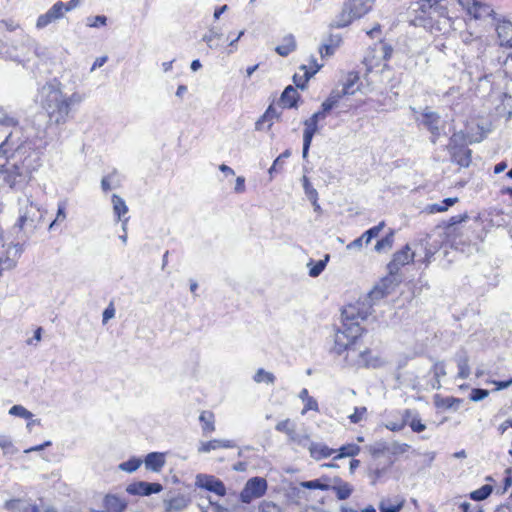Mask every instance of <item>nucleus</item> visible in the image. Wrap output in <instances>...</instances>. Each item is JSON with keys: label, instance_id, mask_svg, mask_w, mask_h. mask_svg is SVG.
I'll list each match as a JSON object with an SVG mask.
<instances>
[{"label": "nucleus", "instance_id": "obj_1", "mask_svg": "<svg viewBox=\"0 0 512 512\" xmlns=\"http://www.w3.org/2000/svg\"><path fill=\"white\" fill-rule=\"evenodd\" d=\"M384 298V278L365 296L355 304H349L342 309L341 325L334 329L333 346L331 352L341 355L345 351H354L352 346L361 336L364 328L360 321H366L375 312L374 307Z\"/></svg>", "mask_w": 512, "mask_h": 512}, {"label": "nucleus", "instance_id": "obj_2", "mask_svg": "<svg viewBox=\"0 0 512 512\" xmlns=\"http://www.w3.org/2000/svg\"><path fill=\"white\" fill-rule=\"evenodd\" d=\"M11 134L0 144V186L21 190L41 166L39 152L29 142L20 144L7 156Z\"/></svg>", "mask_w": 512, "mask_h": 512}, {"label": "nucleus", "instance_id": "obj_3", "mask_svg": "<svg viewBox=\"0 0 512 512\" xmlns=\"http://www.w3.org/2000/svg\"><path fill=\"white\" fill-rule=\"evenodd\" d=\"M61 86L59 81L53 79L38 88L36 102L46 112L49 127L64 125L70 117L73 106L83 101L82 95L78 92L69 96L64 94Z\"/></svg>", "mask_w": 512, "mask_h": 512}, {"label": "nucleus", "instance_id": "obj_4", "mask_svg": "<svg viewBox=\"0 0 512 512\" xmlns=\"http://www.w3.org/2000/svg\"><path fill=\"white\" fill-rule=\"evenodd\" d=\"M19 217L14 225V229H19L23 236L30 238L43 220V212L40 207L34 203L30 197L18 199Z\"/></svg>", "mask_w": 512, "mask_h": 512}, {"label": "nucleus", "instance_id": "obj_5", "mask_svg": "<svg viewBox=\"0 0 512 512\" xmlns=\"http://www.w3.org/2000/svg\"><path fill=\"white\" fill-rule=\"evenodd\" d=\"M3 49L6 57L26 67L31 57L38 54V43L30 36L21 33L16 39L7 40Z\"/></svg>", "mask_w": 512, "mask_h": 512}, {"label": "nucleus", "instance_id": "obj_6", "mask_svg": "<svg viewBox=\"0 0 512 512\" xmlns=\"http://www.w3.org/2000/svg\"><path fill=\"white\" fill-rule=\"evenodd\" d=\"M366 67V79L369 83L382 82L384 72V42L379 40L377 44L369 48L364 61Z\"/></svg>", "mask_w": 512, "mask_h": 512}, {"label": "nucleus", "instance_id": "obj_7", "mask_svg": "<svg viewBox=\"0 0 512 512\" xmlns=\"http://www.w3.org/2000/svg\"><path fill=\"white\" fill-rule=\"evenodd\" d=\"M415 253L411 251L409 245H405L400 251L393 255V259L387 265L389 277L386 276V289L388 288L387 282L391 284H398L402 281V275L399 274L401 267L413 261Z\"/></svg>", "mask_w": 512, "mask_h": 512}, {"label": "nucleus", "instance_id": "obj_8", "mask_svg": "<svg viewBox=\"0 0 512 512\" xmlns=\"http://www.w3.org/2000/svg\"><path fill=\"white\" fill-rule=\"evenodd\" d=\"M458 4L475 20H484L487 17L494 21L498 19L493 8L487 3L478 0H458Z\"/></svg>", "mask_w": 512, "mask_h": 512}, {"label": "nucleus", "instance_id": "obj_9", "mask_svg": "<svg viewBox=\"0 0 512 512\" xmlns=\"http://www.w3.org/2000/svg\"><path fill=\"white\" fill-rule=\"evenodd\" d=\"M267 481L263 477L250 478L242 491L240 492V500L242 503L249 504L254 499L262 497L267 491Z\"/></svg>", "mask_w": 512, "mask_h": 512}, {"label": "nucleus", "instance_id": "obj_10", "mask_svg": "<svg viewBox=\"0 0 512 512\" xmlns=\"http://www.w3.org/2000/svg\"><path fill=\"white\" fill-rule=\"evenodd\" d=\"M195 485L198 488L213 492L220 497L226 495V487L223 481L213 475L198 474L195 479Z\"/></svg>", "mask_w": 512, "mask_h": 512}, {"label": "nucleus", "instance_id": "obj_11", "mask_svg": "<svg viewBox=\"0 0 512 512\" xmlns=\"http://www.w3.org/2000/svg\"><path fill=\"white\" fill-rule=\"evenodd\" d=\"M451 159L461 167H468L471 163V150L464 145L457 144V135H453L450 138L448 145Z\"/></svg>", "mask_w": 512, "mask_h": 512}, {"label": "nucleus", "instance_id": "obj_12", "mask_svg": "<svg viewBox=\"0 0 512 512\" xmlns=\"http://www.w3.org/2000/svg\"><path fill=\"white\" fill-rule=\"evenodd\" d=\"M65 3L56 2L46 13L41 14L36 21V28L43 29L51 23L64 17Z\"/></svg>", "mask_w": 512, "mask_h": 512}, {"label": "nucleus", "instance_id": "obj_13", "mask_svg": "<svg viewBox=\"0 0 512 512\" xmlns=\"http://www.w3.org/2000/svg\"><path fill=\"white\" fill-rule=\"evenodd\" d=\"M162 490L163 487L160 483L146 481L133 482L126 488L127 493L138 496H150L152 494L160 493Z\"/></svg>", "mask_w": 512, "mask_h": 512}, {"label": "nucleus", "instance_id": "obj_14", "mask_svg": "<svg viewBox=\"0 0 512 512\" xmlns=\"http://www.w3.org/2000/svg\"><path fill=\"white\" fill-rule=\"evenodd\" d=\"M384 228V220L380 221L376 226L365 231L360 237L350 242L347 246V250H358L360 251L365 243L368 245L372 239L379 236L380 231Z\"/></svg>", "mask_w": 512, "mask_h": 512}, {"label": "nucleus", "instance_id": "obj_15", "mask_svg": "<svg viewBox=\"0 0 512 512\" xmlns=\"http://www.w3.org/2000/svg\"><path fill=\"white\" fill-rule=\"evenodd\" d=\"M414 12L421 13V16L415 17L411 20L414 25H425L424 16L427 15L431 20L433 19L432 11L439 7V0H421L415 4Z\"/></svg>", "mask_w": 512, "mask_h": 512}, {"label": "nucleus", "instance_id": "obj_16", "mask_svg": "<svg viewBox=\"0 0 512 512\" xmlns=\"http://www.w3.org/2000/svg\"><path fill=\"white\" fill-rule=\"evenodd\" d=\"M495 29L499 43L503 47L512 48V22L505 19H497Z\"/></svg>", "mask_w": 512, "mask_h": 512}, {"label": "nucleus", "instance_id": "obj_17", "mask_svg": "<svg viewBox=\"0 0 512 512\" xmlns=\"http://www.w3.org/2000/svg\"><path fill=\"white\" fill-rule=\"evenodd\" d=\"M422 119L421 123L432 133L433 138L432 142H436V138L439 136V121L440 116L438 113L429 110V108H425L421 114Z\"/></svg>", "mask_w": 512, "mask_h": 512}, {"label": "nucleus", "instance_id": "obj_18", "mask_svg": "<svg viewBox=\"0 0 512 512\" xmlns=\"http://www.w3.org/2000/svg\"><path fill=\"white\" fill-rule=\"evenodd\" d=\"M191 503V499L186 494H177L164 499L163 504L166 512H180L186 509Z\"/></svg>", "mask_w": 512, "mask_h": 512}, {"label": "nucleus", "instance_id": "obj_19", "mask_svg": "<svg viewBox=\"0 0 512 512\" xmlns=\"http://www.w3.org/2000/svg\"><path fill=\"white\" fill-rule=\"evenodd\" d=\"M356 19L352 14L351 8L348 2L343 3L341 12L335 17V19L331 22V28H344L352 23V21Z\"/></svg>", "mask_w": 512, "mask_h": 512}, {"label": "nucleus", "instance_id": "obj_20", "mask_svg": "<svg viewBox=\"0 0 512 512\" xmlns=\"http://www.w3.org/2000/svg\"><path fill=\"white\" fill-rule=\"evenodd\" d=\"M342 37L339 34H330L328 38L319 47V53L322 58L332 56L336 49L340 46Z\"/></svg>", "mask_w": 512, "mask_h": 512}, {"label": "nucleus", "instance_id": "obj_21", "mask_svg": "<svg viewBox=\"0 0 512 512\" xmlns=\"http://www.w3.org/2000/svg\"><path fill=\"white\" fill-rule=\"evenodd\" d=\"M103 505L108 512H123L127 507V502L114 494H107L104 497Z\"/></svg>", "mask_w": 512, "mask_h": 512}, {"label": "nucleus", "instance_id": "obj_22", "mask_svg": "<svg viewBox=\"0 0 512 512\" xmlns=\"http://www.w3.org/2000/svg\"><path fill=\"white\" fill-rule=\"evenodd\" d=\"M310 456L315 460H321L330 457L336 452L335 449L329 448L327 445L322 443L311 442L308 446Z\"/></svg>", "mask_w": 512, "mask_h": 512}, {"label": "nucleus", "instance_id": "obj_23", "mask_svg": "<svg viewBox=\"0 0 512 512\" xmlns=\"http://www.w3.org/2000/svg\"><path fill=\"white\" fill-rule=\"evenodd\" d=\"M145 467L153 472H159L165 464L164 454L160 452L148 453L144 459Z\"/></svg>", "mask_w": 512, "mask_h": 512}, {"label": "nucleus", "instance_id": "obj_24", "mask_svg": "<svg viewBox=\"0 0 512 512\" xmlns=\"http://www.w3.org/2000/svg\"><path fill=\"white\" fill-rule=\"evenodd\" d=\"M312 62L314 63L315 65V69L314 70H308L307 69V66L306 65H302L300 68L302 70H304V75L303 76H298L297 74H295L293 76V81L296 85L297 88L301 89V90H304L306 89V83L308 82V80L315 74L317 73L320 68L322 67V65H319L316 63V60L313 59Z\"/></svg>", "mask_w": 512, "mask_h": 512}, {"label": "nucleus", "instance_id": "obj_25", "mask_svg": "<svg viewBox=\"0 0 512 512\" xmlns=\"http://www.w3.org/2000/svg\"><path fill=\"white\" fill-rule=\"evenodd\" d=\"M359 75L357 72H349L346 75L345 81L343 82L342 90H338V93L343 97L345 95H352L358 90Z\"/></svg>", "mask_w": 512, "mask_h": 512}, {"label": "nucleus", "instance_id": "obj_26", "mask_svg": "<svg viewBox=\"0 0 512 512\" xmlns=\"http://www.w3.org/2000/svg\"><path fill=\"white\" fill-rule=\"evenodd\" d=\"M349 3L352 14L356 19L361 18L372 8L370 0H345Z\"/></svg>", "mask_w": 512, "mask_h": 512}, {"label": "nucleus", "instance_id": "obj_27", "mask_svg": "<svg viewBox=\"0 0 512 512\" xmlns=\"http://www.w3.org/2000/svg\"><path fill=\"white\" fill-rule=\"evenodd\" d=\"M342 96L338 93V89L332 90L328 98L322 103L321 110L314 114H321L322 119H325L328 112H330L339 102Z\"/></svg>", "mask_w": 512, "mask_h": 512}, {"label": "nucleus", "instance_id": "obj_28", "mask_svg": "<svg viewBox=\"0 0 512 512\" xmlns=\"http://www.w3.org/2000/svg\"><path fill=\"white\" fill-rule=\"evenodd\" d=\"M235 447V443L231 440H210L208 442L202 443L199 447L198 451L201 453H208L212 450L218 448H233Z\"/></svg>", "mask_w": 512, "mask_h": 512}, {"label": "nucleus", "instance_id": "obj_29", "mask_svg": "<svg viewBox=\"0 0 512 512\" xmlns=\"http://www.w3.org/2000/svg\"><path fill=\"white\" fill-rule=\"evenodd\" d=\"M298 98L299 94L297 90L293 86L289 85L282 92L280 101L283 103L284 107L295 108L297 107Z\"/></svg>", "mask_w": 512, "mask_h": 512}, {"label": "nucleus", "instance_id": "obj_30", "mask_svg": "<svg viewBox=\"0 0 512 512\" xmlns=\"http://www.w3.org/2000/svg\"><path fill=\"white\" fill-rule=\"evenodd\" d=\"M456 362L458 366V375L460 379H467L470 376L469 357L465 351L456 355Z\"/></svg>", "mask_w": 512, "mask_h": 512}, {"label": "nucleus", "instance_id": "obj_31", "mask_svg": "<svg viewBox=\"0 0 512 512\" xmlns=\"http://www.w3.org/2000/svg\"><path fill=\"white\" fill-rule=\"evenodd\" d=\"M111 200L116 220H122V218H125L124 216L128 213V207L124 199L117 194H113Z\"/></svg>", "mask_w": 512, "mask_h": 512}, {"label": "nucleus", "instance_id": "obj_32", "mask_svg": "<svg viewBox=\"0 0 512 512\" xmlns=\"http://www.w3.org/2000/svg\"><path fill=\"white\" fill-rule=\"evenodd\" d=\"M296 49V41L293 35H288L284 38L283 43L275 48V51L280 56H288Z\"/></svg>", "mask_w": 512, "mask_h": 512}, {"label": "nucleus", "instance_id": "obj_33", "mask_svg": "<svg viewBox=\"0 0 512 512\" xmlns=\"http://www.w3.org/2000/svg\"><path fill=\"white\" fill-rule=\"evenodd\" d=\"M461 41L466 45L476 44L479 52L484 51L483 39L480 36H474V34L468 30L460 33Z\"/></svg>", "mask_w": 512, "mask_h": 512}, {"label": "nucleus", "instance_id": "obj_34", "mask_svg": "<svg viewBox=\"0 0 512 512\" xmlns=\"http://www.w3.org/2000/svg\"><path fill=\"white\" fill-rule=\"evenodd\" d=\"M327 481H329V477H321L314 480L302 481L299 483V487L305 489H319L322 491H327Z\"/></svg>", "mask_w": 512, "mask_h": 512}, {"label": "nucleus", "instance_id": "obj_35", "mask_svg": "<svg viewBox=\"0 0 512 512\" xmlns=\"http://www.w3.org/2000/svg\"><path fill=\"white\" fill-rule=\"evenodd\" d=\"M18 124V118L12 112H8L0 106V126L10 128L17 126Z\"/></svg>", "mask_w": 512, "mask_h": 512}, {"label": "nucleus", "instance_id": "obj_36", "mask_svg": "<svg viewBox=\"0 0 512 512\" xmlns=\"http://www.w3.org/2000/svg\"><path fill=\"white\" fill-rule=\"evenodd\" d=\"M329 258L330 256L326 254L324 259L318 260L315 263L313 262V260H310L308 266L312 265V267H310L309 269V276L312 278L318 277L326 268Z\"/></svg>", "mask_w": 512, "mask_h": 512}, {"label": "nucleus", "instance_id": "obj_37", "mask_svg": "<svg viewBox=\"0 0 512 512\" xmlns=\"http://www.w3.org/2000/svg\"><path fill=\"white\" fill-rule=\"evenodd\" d=\"M337 451L338 454L334 457V460L344 457H354L360 452V447L354 443H351L341 446Z\"/></svg>", "mask_w": 512, "mask_h": 512}, {"label": "nucleus", "instance_id": "obj_38", "mask_svg": "<svg viewBox=\"0 0 512 512\" xmlns=\"http://www.w3.org/2000/svg\"><path fill=\"white\" fill-rule=\"evenodd\" d=\"M458 202V198H446L442 200L440 203H434L428 206V210L431 213L444 212L448 210L449 207L453 206Z\"/></svg>", "mask_w": 512, "mask_h": 512}, {"label": "nucleus", "instance_id": "obj_39", "mask_svg": "<svg viewBox=\"0 0 512 512\" xmlns=\"http://www.w3.org/2000/svg\"><path fill=\"white\" fill-rule=\"evenodd\" d=\"M143 463L141 458L138 457H131L129 460L124 461L118 465V468L121 471L127 472V473H133L135 472Z\"/></svg>", "mask_w": 512, "mask_h": 512}, {"label": "nucleus", "instance_id": "obj_40", "mask_svg": "<svg viewBox=\"0 0 512 512\" xmlns=\"http://www.w3.org/2000/svg\"><path fill=\"white\" fill-rule=\"evenodd\" d=\"M493 491V487L491 485H483L477 490L472 491L469 494V497L474 501H482L487 499Z\"/></svg>", "mask_w": 512, "mask_h": 512}, {"label": "nucleus", "instance_id": "obj_41", "mask_svg": "<svg viewBox=\"0 0 512 512\" xmlns=\"http://www.w3.org/2000/svg\"><path fill=\"white\" fill-rule=\"evenodd\" d=\"M322 120L321 114H313L310 118L304 121L305 129L303 132H306L311 135H315L318 131V122Z\"/></svg>", "mask_w": 512, "mask_h": 512}, {"label": "nucleus", "instance_id": "obj_42", "mask_svg": "<svg viewBox=\"0 0 512 512\" xmlns=\"http://www.w3.org/2000/svg\"><path fill=\"white\" fill-rule=\"evenodd\" d=\"M275 376L273 373L264 370L263 368H259L253 376V380L256 383L265 382L267 384H274Z\"/></svg>", "mask_w": 512, "mask_h": 512}, {"label": "nucleus", "instance_id": "obj_43", "mask_svg": "<svg viewBox=\"0 0 512 512\" xmlns=\"http://www.w3.org/2000/svg\"><path fill=\"white\" fill-rule=\"evenodd\" d=\"M409 448L410 446L406 443H399L394 441L389 445H386V452L393 456H399L407 452Z\"/></svg>", "mask_w": 512, "mask_h": 512}, {"label": "nucleus", "instance_id": "obj_44", "mask_svg": "<svg viewBox=\"0 0 512 512\" xmlns=\"http://www.w3.org/2000/svg\"><path fill=\"white\" fill-rule=\"evenodd\" d=\"M353 491V486L348 482L342 484L341 486L335 487V489L333 490V492L336 495V498L341 501L348 499L353 493Z\"/></svg>", "mask_w": 512, "mask_h": 512}, {"label": "nucleus", "instance_id": "obj_45", "mask_svg": "<svg viewBox=\"0 0 512 512\" xmlns=\"http://www.w3.org/2000/svg\"><path fill=\"white\" fill-rule=\"evenodd\" d=\"M200 422L203 423L202 429L203 432H213L215 430L213 414L202 412L199 417Z\"/></svg>", "mask_w": 512, "mask_h": 512}, {"label": "nucleus", "instance_id": "obj_46", "mask_svg": "<svg viewBox=\"0 0 512 512\" xmlns=\"http://www.w3.org/2000/svg\"><path fill=\"white\" fill-rule=\"evenodd\" d=\"M302 185L305 192L306 197L309 201L315 200V198H318V192L317 190L312 186L309 179L306 176L302 177Z\"/></svg>", "mask_w": 512, "mask_h": 512}, {"label": "nucleus", "instance_id": "obj_47", "mask_svg": "<svg viewBox=\"0 0 512 512\" xmlns=\"http://www.w3.org/2000/svg\"><path fill=\"white\" fill-rule=\"evenodd\" d=\"M222 33L218 32L215 28H210L209 31L203 36L202 40L207 43L210 48H218L219 45H213V41L220 39Z\"/></svg>", "mask_w": 512, "mask_h": 512}, {"label": "nucleus", "instance_id": "obj_48", "mask_svg": "<svg viewBox=\"0 0 512 512\" xmlns=\"http://www.w3.org/2000/svg\"><path fill=\"white\" fill-rule=\"evenodd\" d=\"M9 414L24 419H32L33 414L22 405H14L10 408Z\"/></svg>", "mask_w": 512, "mask_h": 512}, {"label": "nucleus", "instance_id": "obj_49", "mask_svg": "<svg viewBox=\"0 0 512 512\" xmlns=\"http://www.w3.org/2000/svg\"><path fill=\"white\" fill-rule=\"evenodd\" d=\"M291 151L289 149L285 150L281 153L273 162L272 166L269 168V174L272 177L273 173L278 172V169L282 166L284 159L290 157Z\"/></svg>", "mask_w": 512, "mask_h": 512}, {"label": "nucleus", "instance_id": "obj_50", "mask_svg": "<svg viewBox=\"0 0 512 512\" xmlns=\"http://www.w3.org/2000/svg\"><path fill=\"white\" fill-rule=\"evenodd\" d=\"M25 506V501L21 499H12L5 502V508L11 512H18Z\"/></svg>", "mask_w": 512, "mask_h": 512}, {"label": "nucleus", "instance_id": "obj_51", "mask_svg": "<svg viewBox=\"0 0 512 512\" xmlns=\"http://www.w3.org/2000/svg\"><path fill=\"white\" fill-rule=\"evenodd\" d=\"M66 219V207L64 203L58 204L56 218L50 223L49 229L51 230L57 223L62 222Z\"/></svg>", "mask_w": 512, "mask_h": 512}, {"label": "nucleus", "instance_id": "obj_52", "mask_svg": "<svg viewBox=\"0 0 512 512\" xmlns=\"http://www.w3.org/2000/svg\"><path fill=\"white\" fill-rule=\"evenodd\" d=\"M489 395V391L481 388H474L470 393V400L474 402L481 401Z\"/></svg>", "mask_w": 512, "mask_h": 512}, {"label": "nucleus", "instance_id": "obj_53", "mask_svg": "<svg viewBox=\"0 0 512 512\" xmlns=\"http://www.w3.org/2000/svg\"><path fill=\"white\" fill-rule=\"evenodd\" d=\"M259 509L260 512H284L280 506L270 501H263Z\"/></svg>", "mask_w": 512, "mask_h": 512}, {"label": "nucleus", "instance_id": "obj_54", "mask_svg": "<svg viewBox=\"0 0 512 512\" xmlns=\"http://www.w3.org/2000/svg\"><path fill=\"white\" fill-rule=\"evenodd\" d=\"M261 117H262V120L269 122L268 128H270L272 126V120L274 118H278L279 114L276 111V109L272 105H270Z\"/></svg>", "mask_w": 512, "mask_h": 512}, {"label": "nucleus", "instance_id": "obj_55", "mask_svg": "<svg viewBox=\"0 0 512 512\" xmlns=\"http://www.w3.org/2000/svg\"><path fill=\"white\" fill-rule=\"evenodd\" d=\"M366 411L365 407H355L354 412L349 416L351 423H359L363 419Z\"/></svg>", "mask_w": 512, "mask_h": 512}, {"label": "nucleus", "instance_id": "obj_56", "mask_svg": "<svg viewBox=\"0 0 512 512\" xmlns=\"http://www.w3.org/2000/svg\"><path fill=\"white\" fill-rule=\"evenodd\" d=\"M433 373H434V377L436 378L437 380V383H439V378L440 377H443L446 375V370H445V365L443 362H436L434 365H433ZM440 387V384L437 385V388Z\"/></svg>", "mask_w": 512, "mask_h": 512}, {"label": "nucleus", "instance_id": "obj_57", "mask_svg": "<svg viewBox=\"0 0 512 512\" xmlns=\"http://www.w3.org/2000/svg\"><path fill=\"white\" fill-rule=\"evenodd\" d=\"M295 426V424L290 419H285L283 421H280L275 429L279 432L287 434L288 432H292V428Z\"/></svg>", "mask_w": 512, "mask_h": 512}, {"label": "nucleus", "instance_id": "obj_58", "mask_svg": "<svg viewBox=\"0 0 512 512\" xmlns=\"http://www.w3.org/2000/svg\"><path fill=\"white\" fill-rule=\"evenodd\" d=\"M314 135L303 132V148H302V157L305 159L308 156L309 149L312 143Z\"/></svg>", "mask_w": 512, "mask_h": 512}, {"label": "nucleus", "instance_id": "obj_59", "mask_svg": "<svg viewBox=\"0 0 512 512\" xmlns=\"http://www.w3.org/2000/svg\"><path fill=\"white\" fill-rule=\"evenodd\" d=\"M460 403H461V400L458 398L447 397L445 399H442L441 403H437V405L448 408V409L449 408L457 409Z\"/></svg>", "mask_w": 512, "mask_h": 512}, {"label": "nucleus", "instance_id": "obj_60", "mask_svg": "<svg viewBox=\"0 0 512 512\" xmlns=\"http://www.w3.org/2000/svg\"><path fill=\"white\" fill-rule=\"evenodd\" d=\"M88 21V26L90 27L105 26L107 22V17L104 15H97L93 18H88Z\"/></svg>", "mask_w": 512, "mask_h": 512}, {"label": "nucleus", "instance_id": "obj_61", "mask_svg": "<svg viewBox=\"0 0 512 512\" xmlns=\"http://www.w3.org/2000/svg\"><path fill=\"white\" fill-rule=\"evenodd\" d=\"M409 426L411 427L412 431L416 433H420L426 428L425 424H423L419 418H413L410 421Z\"/></svg>", "mask_w": 512, "mask_h": 512}, {"label": "nucleus", "instance_id": "obj_62", "mask_svg": "<svg viewBox=\"0 0 512 512\" xmlns=\"http://www.w3.org/2000/svg\"><path fill=\"white\" fill-rule=\"evenodd\" d=\"M308 410H314V411L318 410V403L311 396L309 398H307V400L305 401V407L302 410V414H305Z\"/></svg>", "mask_w": 512, "mask_h": 512}, {"label": "nucleus", "instance_id": "obj_63", "mask_svg": "<svg viewBox=\"0 0 512 512\" xmlns=\"http://www.w3.org/2000/svg\"><path fill=\"white\" fill-rule=\"evenodd\" d=\"M460 508L463 512H483L479 505H473L469 502H463Z\"/></svg>", "mask_w": 512, "mask_h": 512}, {"label": "nucleus", "instance_id": "obj_64", "mask_svg": "<svg viewBox=\"0 0 512 512\" xmlns=\"http://www.w3.org/2000/svg\"><path fill=\"white\" fill-rule=\"evenodd\" d=\"M0 447L5 451L9 452V450L12 448V441L11 439L6 435H0Z\"/></svg>", "mask_w": 512, "mask_h": 512}]
</instances>
